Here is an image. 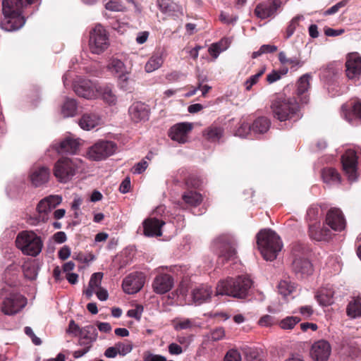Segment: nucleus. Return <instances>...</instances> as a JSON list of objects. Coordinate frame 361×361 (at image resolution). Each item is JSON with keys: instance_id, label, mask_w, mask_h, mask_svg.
I'll return each mask as SVG.
<instances>
[{"instance_id": "nucleus-1", "label": "nucleus", "mask_w": 361, "mask_h": 361, "mask_svg": "<svg viewBox=\"0 0 361 361\" xmlns=\"http://www.w3.org/2000/svg\"><path fill=\"white\" fill-rule=\"evenodd\" d=\"M75 94L87 99H94L98 97L109 104L113 102L112 87L109 85H98L90 80L79 78L73 84Z\"/></svg>"}, {"instance_id": "nucleus-2", "label": "nucleus", "mask_w": 361, "mask_h": 361, "mask_svg": "<svg viewBox=\"0 0 361 361\" xmlns=\"http://www.w3.org/2000/svg\"><path fill=\"white\" fill-rule=\"evenodd\" d=\"M272 116L279 121H298L300 117V106L295 97L279 94L271 102Z\"/></svg>"}, {"instance_id": "nucleus-3", "label": "nucleus", "mask_w": 361, "mask_h": 361, "mask_svg": "<svg viewBox=\"0 0 361 361\" xmlns=\"http://www.w3.org/2000/svg\"><path fill=\"white\" fill-rule=\"evenodd\" d=\"M22 0L2 1L4 17L1 21V27L3 30L12 32L23 26L25 19L22 16Z\"/></svg>"}, {"instance_id": "nucleus-4", "label": "nucleus", "mask_w": 361, "mask_h": 361, "mask_svg": "<svg viewBox=\"0 0 361 361\" xmlns=\"http://www.w3.org/2000/svg\"><path fill=\"white\" fill-rule=\"evenodd\" d=\"M252 283V279L246 275L236 278L228 277L218 283L216 294L245 298L248 295Z\"/></svg>"}, {"instance_id": "nucleus-5", "label": "nucleus", "mask_w": 361, "mask_h": 361, "mask_svg": "<svg viewBox=\"0 0 361 361\" xmlns=\"http://www.w3.org/2000/svg\"><path fill=\"white\" fill-rule=\"evenodd\" d=\"M257 243L266 260L272 261L283 247L280 237L271 229H262L257 235Z\"/></svg>"}, {"instance_id": "nucleus-6", "label": "nucleus", "mask_w": 361, "mask_h": 361, "mask_svg": "<svg viewBox=\"0 0 361 361\" xmlns=\"http://www.w3.org/2000/svg\"><path fill=\"white\" fill-rule=\"evenodd\" d=\"M84 170V163L80 159L63 157L54 164L53 174L59 182L67 183Z\"/></svg>"}, {"instance_id": "nucleus-7", "label": "nucleus", "mask_w": 361, "mask_h": 361, "mask_svg": "<svg viewBox=\"0 0 361 361\" xmlns=\"http://www.w3.org/2000/svg\"><path fill=\"white\" fill-rule=\"evenodd\" d=\"M16 244L24 255L32 257L37 256L43 247L41 237L32 231L20 232L16 237Z\"/></svg>"}, {"instance_id": "nucleus-8", "label": "nucleus", "mask_w": 361, "mask_h": 361, "mask_svg": "<svg viewBox=\"0 0 361 361\" xmlns=\"http://www.w3.org/2000/svg\"><path fill=\"white\" fill-rule=\"evenodd\" d=\"M61 202L62 197L58 195H52L43 198L37 205V214L28 218V224L36 226L46 222L49 219L51 211L59 205Z\"/></svg>"}, {"instance_id": "nucleus-9", "label": "nucleus", "mask_w": 361, "mask_h": 361, "mask_svg": "<svg viewBox=\"0 0 361 361\" xmlns=\"http://www.w3.org/2000/svg\"><path fill=\"white\" fill-rule=\"evenodd\" d=\"M110 46L109 35L100 24L92 28L89 33L88 48L93 54H101Z\"/></svg>"}, {"instance_id": "nucleus-10", "label": "nucleus", "mask_w": 361, "mask_h": 361, "mask_svg": "<svg viewBox=\"0 0 361 361\" xmlns=\"http://www.w3.org/2000/svg\"><path fill=\"white\" fill-rule=\"evenodd\" d=\"M103 274L101 272L94 273L90 279L87 288L83 290V294L87 299L90 300L94 294H96L100 301H106L109 298L107 290L101 286Z\"/></svg>"}, {"instance_id": "nucleus-11", "label": "nucleus", "mask_w": 361, "mask_h": 361, "mask_svg": "<svg viewBox=\"0 0 361 361\" xmlns=\"http://www.w3.org/2000/svg\"><path fill=\"white\" fill-rule=\"evenodd\" d=\"M357 154L353 149H348L341 156L343 171L350 182L355 181L357 177Z\"/></svg>"}, {"instance_id": "nucleus-12", "label": "nucleus", "mask_w": 361, "mask_h": 361, "mask_svg": "<svg viewBox=\"0 0 361 361\" xmlns=\"http://www.w3.org/2000/svg\"><path fill=\"white\" fill-rule=\"evenodd\" d=\"M145 274L141 271H135L126 276L122 283L125 293L134 294L139 292L145 285Z\"/></svg>"}, {"instance_id": "nucleus-13", "label": "nucleus", "mask_w": 361, "mask_h": 361, "mask_svg": "<svg viewBox=\"0 0 361 361\" xmlns=\"http://www.w3.org/2000/svg\"><path fill=\"white\" fill-rule=\"evenodd\" d=\"M113 143L110 141L99 140L90 147L87 152V157L93 161L106 159L112 153Z\"/></svg>"}, {"instance_id": "nucleus-14", "label": "nucleus", "mask_w": 361, "mask_h": 361, "mask_svg": "<svg viewBox=\"0 0 361 361\" xmlns=\"http://www.w3.org/2000/svg\"><path fill=\"white\" fill-rule=\"evenodd\" d=\"M214 244L219 250L218 264L223 265L226 261L235 257V248L227 238L221 237L215 241Z\"/></svg>"}, {"instance_id": "nucleus-15", "label": "nucleus", "mask_w": 361, "mask_h": 361, "mask_svg": "<svg viewBox=\"0 0 361 361\" xmlns=\"http://www.w3.org/2000/svg\"><path fill=\"white\" fill-rule=\"evenodd\" d=\"M27 299L20 294H12L6 298L1 306V311L7 315L20 312L26 305Z\"/></svg>"}, {"instance_id": "nucleus-16", "label": "nucleus", "mask_w": 361, "mask_h": 361, "mask_svg": "<svg viewBox=\"0 0 361 361\" xmlns=\"http://www.w3.org/2000/svg\"><path fill=\"white\" fill-rule=\"evenodd\" d=\"M345 68L346 76L349 79H358L361 75V56L357 52L348 54Z\"/></svg>"}, {"instance_id": "nucleus-17", "label": "nucleus", "mask_w": 361, "mask_h": 361, "mask_svg": "<svg viewBox=\"0 0 361 361\" xmlns=\"http://www.w3.org/2000/svg\"><path fill=\"white\" fill-rule=\"evenodd\" d=\"M128 114L133 123L145 122L149 119L150 109L145 103L136 102L129 107Z\"/></svg>"}, {"instance_id": "nucleus-18", "label": "nucleus", "mask_w": 361, "mask_h": 361, "mask_svg": "<svg viewBox=\"0 0 361 361\" xmlns=\"http://www.w3.org/2000/svg\"><path fill=\"white\" fill-rule=\"evenodd\" d=\"M325 222L335 231H341L345 228V220L343 214L338 208H331L327 212Z\"/></svg>"}, {"instance_id": "nucleus-19", "label": "nucleus", "mask_w": 361, "mask_h": 361, "mask_svg": "<svg viewBox=\"0 0 361 361\" xmlns=\"http://www.w3.org/2000/svg\"><path fill=\"white\" fill-rule=\"evenodd\" d=\"M292 270L298 279H305L312 275L313 267L307 257H297L293 259Z\"/></svg>"}, {"instance_id": "nucleus-20", "label": "nucleus", "mask_w": 361, "mask_h": 361, "mask_svg": "<svg viewBox=\"0 0 361 361\" xmlns=\"http://www.w3.org/2000/svg\"><path fill=\"white\" fill-rule=\"evenodd\" d=\"M192 128V124L190 123H177L171 128L169 137L179 143H185L188 141V135Z\"/></svg>"}, {"instance_id": "nucleus-21", "label": "nucleus", "mask_w": 361, "mask_h": 361, "mask_svg": "<svg viewBox=\"0 0 361 361\" xmlns=\"http://www.w3.org/2000/svg\"><path fill=\"white\" fill-rule=\"evenodd\" d=\"M30 180L35 187H40L48 183L50 170L47 166H35L30 169Z\"/></svg>"}, {"instance_id": "nucleus-22", "label": "nucleus", "mask_w": 361, "mask_h": 361, "mask_svg": "<svg viewBox=\"0 0 361 361\" xmlns=\"http://www.w3.org/2000/svg\"><path fill=\"white\" fill-rule=\"evenodd\" d=\"M331 345L324 340L315 342L311 348L310 355L316 361H326L331 354Z\"/></svg>"}, {"instance_id": "nucleus-23", "label": "nucleus", "mask_w": 361, "mask_h": 361, "mask_svg": "<svg viewBox=\"0 0 361 361\" xmlns=\"http://www.w3.org/2000/svg\"><path fill=\"white\" fill-rule=\"evenodd\" d=\"M279 6V0L267 1L257 4L254 13L257 18L266 19L274 16Z\"/></svg>"}, {"instance_id": "nucleus-24", "label": "nucleus", "mask_w": 361, "mask_h": 361, "mask_svg": "<svg viewBox=\"0 0 361 361\" xmlns=\"http://www.w3.org/2000/svg\"><path fill=\"white\" fill-rule=\"evenodd\" d=\"M173 278L168 274H159L154 279L152 288L158 294H164L169 292L173 286Z\"/></svg>"}, {"instance_id": "nucleus-25", "label": "nucleus", "mask_w": 361, "mask_h": 361, "mask_svg": "<svg viewBox=\"0 0 361 361\" xmlns=\"http://www.w3.org/2000/svg\"><path fill=\"white\" fill-rule=\"evenodd\" d=\"M311 75L308 73L302 75L296 83L295 94L302 104H307L309 101L307 92L310 87Z\"/></svg>"}, {"instance_id": "nucleus-26", "label": "nucleus", "mask_w": 361, "mask_h": 361, "mask_svg": "<svg viewBox=\"0 0 361 361\" xmlns=\"http://www.w3.org/2000/svg\"><path fill=\"white\" fill-rule=\"evenodd\" d=\"M309 235L317 241H329L332 237L330 229L322 226L319 222H315L309 225Z\"/></svg>"}, {"instance_id": "nucleus-27", "label": "nucleus", "mask_w": 361, "mask_h": 361, "mask_svg": "<svg viewBox=\"0 0 361 361\" xmlns=\"http://www.w3.org/2000/svg\"><path fill=\"white\" fill-rule=\"evenodd\" d=\"M212 295V287L208 285H200L192 291V298L196 305H201L210 300Z\"/></svg>"}, {"instance_id": "nucleus-28", "label": "nucleus", "mask_w": 361, "mask_h": 361, "mask_svg": "<svg viewBox=\"0 0 361 361\" xmlns=\"http://www.w3.org/2000/svg\"><path fill=\"white\" fill-rule=\"evenodd\" d=\"M164 224V221L156 218L147 219L143 222L144 233L146 236H160L161 228Z\"/></svg>"}, {"instance_id": "nucleus-29", "label": "nucleus", "mask_w": 361, "mask_h": 361, "mask_svg": "<svg viewBox=\"0 0 361 361\" xmlns=\"http://www.w3.org/2000/svg\"><path fill=\"white\" fill-rule=\"evenodd\" d=\"M157 4L161 12L169 16H178L182 13V8L172 0H157Z\"/></svg>"}, {"instance_id": "nucleus-30", "label": "nucleus", "mask_w": 361, "mask_h": 361, "mask_svg": "<svg viewBox=\"0 0 361 361\" xmlns=\"http://www.w3.org/2000/svg\"><path fill=\"white\" fill-rule=\"evenodd\" d=\"M164 50L159 49L156 50L148 61L146 63L145 69L147 73H152L159 68L164 61Z\"/></svg>"}, {"instance_id": "nucleus-31", "label": "nucleus", "mask_w": 361, "mask_h": 361, "mask_svg": "<svg viewBox=\"0 0 361 361\" xmlns=\"http://www.w3.org/2000/svg\"><path fill=\"white\" fill-rule=\"evenodd\" d=\"M334 290L332 287H322L315 294V299L322 306H329L334 302Z\"/></svg>"}, {"instance_id": "nucleus-32", "label": "nucleus", "mask_w": 361, "mask_h": 361, "mask_svg": "<svg viewBox=\"0 0 361 361\" xmlns=\"http://www.w3.org/2000/svg\"><path fill=\"white\" fill-rule=\"evenodd\" d=\"M342 114L345 118L349 121L354 116L361 121V102L360 100L354 101L350 106L343 104L341 107Z\"/></svg>"}, {"instance_id": "nucleus-33", "label": "nucleus", "mask_w": 361, "mask_h": 361, "mask_svg": "<svg viewBox=\"0 0 361 361\" xmlns=\"http://www.w3.org/2000/svg\"><path fill=\"white\" fill-rule=\"evenodd\" d=\"M224 130L222 127L212 124L202 131L203 137L211 142H216L223 137Z\"/></svg>"}, {"instance_id": "nucleus-34", "label": "nucleus", "mask_w": 361, "mask_h": 361, "mask_svg": "<svg viewBox=\"0 0 361 361\" xmlns=\"http://www.w3.org/2000/svg\"><path fill=\"white\" fill-rule=\"evenodd\" d=\"M100 123V118L93 113H87L82 115L78 121L80 127L85 130H90L97 126Z\"/></svg>"}, {"instance_id": "nucleus-35", "label": "nucleus", "mask_w": 361, "mask_h": 361, "mask_svg": "<svg viewBox=\"0 0 361 361\" xmlns=\"http://www.w3.org/2000/svg\"><path fill=\"white\" fill-rule=\"evenodd\" d=\"M79 142L77 140L67 137L56 147L58 153H69L74 154L78 149Z\"/></svg>"}, {"instance_id": "nucleus-36", "label": "nucleus", "mask_w": 361, "mask_h": 361, "mask_svg": "<svg viewBox=\"0 0 361 361\" xmlns=\"http://www.w3.org/2000/svg\"><path fill=\"white\" fill-rule=\"evenodd\" d=\"M182 200L183 202L190 207H197L202 202V196L200 193L188 190L182 195Z\"/></svg>"}, {"instance_id": "nucleus-37", "label": "nucleus", "mask_w": 361, "mask_h": 361, "mask_svg": "<svg viewBox=\"0 0 361 361\" xmlns=\"http://www.w3.org/2000/svg\"><path fill=\"white\" fill-rule=\"evenodd\" d=\"M78 105L75 99L66 98L61 105V114L63 118L73 117L76 115Z\"/></svg>"}, {"instance_id": "nucleus-38", "label": "nucleus", "mask_w": 361, "mask_h": 361, "mask_svg": "<svg viewBox=\"0 0 361 361\" xmlns=\"http://www.w3.org/2000/svg\"><path fill=\"white\" fill-rule=\"evenodd\" d=\"M271 126V121L266 116L257 118L252 124V130L255 133L264 134L268 131Z\"/></svg>"}, {"instance_id": "nucleus-39", "label": "nucleus", "mask_w": 361, "mask_h": 361, "mask_svg": "<svg viewBox=\"0 0 361 361\" xmlns=\"http://www.w3.org/2000/svg\"><path fill=\"white\" fill-rule=\"evenodd\" d=\"M324 182L329 184H338L341 183V177L338 171L334 168H325L322 171Z\"/></svg>"}, {"instance_id": "nucleus-40", "label": "nucleus", "mask_w": 361, "mask_h": 361, "mask_svg": "<svg viewBox=\"0 0 361 361\" xmlns=\"http://www.w3.org/2000/svg\"><path fill=\"white\" fill-rule=\"evenodd\" d=\"M346 312L348 316L353 318L361 317V298H357L350 302L347 306Z\"/></svg>"}, {"instance_id": "nucleus-41", "label": "nucleus", "mask_w": 361, "mask_h": 361, "mask_svg": "<svg viewBox=\"0 0 361 361\" xmlns=\"http://www.w3.org/2000/svg\"><path fill=\"white\" fill-rule=\"evenodd\" d=\"M302 20H304V16L298 15L290 21L285 32L284 37L286 39L290 38L294 34L297 27L300 25V22Z\"/></svg>"}, {"instance_id": "nucleus-42", "label": "nucleus", "mask_w": 361, "mask_h": 361, "mask_svg": "<svg viewBox=\"0 0 361 361\" xmlns=\"http://www.w3.org/2000/svg\"><path fill=\"white\" fill-rule=\"evenodd\" d=\"M228 39L226 38L222 39L219 42L214 43L209 48V54L214 57L217 58L219 54L228 47Z\"/></svg>"}, {"instance_id": "nucleus-43", "label": "nucleus", "mask_w": 361, "mask_h": 361, "mask_svg": "<svg viewBox=\"0 0 361 361\" xmlns=\"http://www.w3.org/2000/svg\"><path fill=\"white\" fill-rule=\"evenodd\" d=\"M307 251L308 249L306 245L301 243L297 242L292 245L291 252L293 259L297 257H307Z\"/></svg>"}, {"instance_id": "nucleus-44", "label": "nucleus", "mask_w": 361, "mask_h": 361, "mask_svg": "<svg viewBox=\"0 0 361 361\" xmlns=\"http://www.w3.org/2000/svg\"><path fill=\"white\" fill-rule=\"evenodd\" d=\"M295 288L294 283L287 280L281 281L278 285L279 292L283 296L290 295L295 290Z\"/></svg>"}, {"instance_id": "nucleus-45", "label": "nucleus", "mask_w": 361, "mask_h": 361, "mask_svg": "<svg viewBox=\"0 0 361 361\" xmlns=\"http://www.w3.org/2000/svg\"><path fill=\"white\" fill-rule=\"evenodd\" d=\"M132 344L128 341L123 342H118L114 345V357L117 353L125 355L130 353L132 350Z\"/></svg>"}, {"instance_id": "nucleus-46", "label": "nucleus", "mask_w": 361, "mask_h": 361, "mask_svg": "<svg viewBox=\"0 0 361 361\" xmlns=\"http://www.w3.org/2000/svg\"><path fill=\"white\" fill-rule=\"evenodd\" d=\"M128 75L129 73L118 75V86L124 91H130L132 89L133 80L129 78Z\"/></svg>"}, {"instance_id": "nucleus-47", "label": "nucleus", "mask_w": 361, "mask_h": 361, "mask_svg": "<svg viewBox=\"0 0 361 361\" xmlns=\"http://www.w3.org/2000/svg\"><path fill=\"white\" fill-rule=\"evenodd\" d=\"M300 320L298 317H286L279 322V326L283 329H292Z\"/></svg>"}, {"instance_id": "nucleus-48", "label": "nucleus", "mask_w": 361, "mask_h": 361, "mask_svg": "<svg viewBox=\"0 0 361 361\" xmlns=\"http://www.w3.org/2000/svg\"><path fill=\"white\" fill-rule=\"evenodd\" d=\"M266 70L265 66L262 67V68L255 75L250 76L245 82V87L246 90L249 91L251 90L252 87L257 84L259 81V79L263 75Z\"/></svg>"}, {"instance_id": "nucleus-49", "label": "nucleus", "mask_w": 361, "mask_h": 361, "mask_svg": "<svg viewBox=\"0 0 361 361\" xmlns=\"http://www.w3.org/2000/svg\"><path fill=\"white\" fill-rule=\"evenodd\" d=\"M80 334L84 338L94 341L97 338V330L94 326L88 325L80 330Z\"/></svg>"}, {"instance_id": "nucleus-50", "label": "nucleus", "mask_w": 361, "mask_h": 361, "mask_svg": "<svg viewBox=\"0 0 361 361\" xmlns=\"http://www.w3.org/2000/svg\"><path fill=\"white\" fill-rule=\"evenodd\" d=\"M242 350L247 361H257L259 357L257 349L245 346L242 348Z\"/></svg>"}, {"instance_id": "nucleus-51", "label": "nucleus", "mask_w": 361, "mask_h": 361, "mask_svg": "<svg viewBox=\"0 0 361 361\" xmlns=\"http://www.w3.org/2000/svg\"><path fill=\"white\" fill-rule=\"evenodd\" d=\"M259 324L262 326H270L277 324L279 321L273 316L266 314L262 317L259 320Z\"/></svg>"}, {"instance_id": "nucleus-52", "label": "nucleus", "mask_w": 361, "mask_h": 361, "mask_svg": "<svg viewBox=\"0 0 361 361\" xmlns=\"http://www.w3.org/2000/svg\"><path fill=\"white\" fill-rule=\"evenodd\" d=\"M143 310L144 308L142 305H136L134 308L130 309L127 312V315L129 317L135 318L136 320L139 321L142 317Z\"/></svg>"}, {"instance_id": "nucleus-53", "label": "nucleus", "mask_w": 361, "mask_h": 361, "mask_svg": "<svg viewBox=\"0 0 361 361\" xmlns=\"http://www.w3.org/2000/svg\"><path fill=\"white\" fill-rule=\"evenodd\" d=\"M224 361H241V355L236 349H230L226 353Z\"/></svg>"}, {"instance_id": "nucleus-54", "label": "nucleus", "mask_w": 361, "mask_h": 361, "mask_svg": "<svg viewBox=\"0 0 361 361\" xmlns=\"http://www.w3.org/2000/svg\"><path fill=\"white\" fill-rule=\"evenodd\" d=\"M287 64L290 66L291 69L295 71L303 66L304 61L301 60L300 55H298V56L290 57Z\"/></svg>"}, {"instance_id": "nucleus-55", "label": "nucleus", "mask_w": 361, "mask_h": 361, "mask_svg": "<svg viewBox=\"0 0 361 361\" xmlns=\"http://www.w3.org/2000/svg\"><path fill=\"white\" fill-rule=\"evenodd\" d=\"M252 130V125L247 123H242L240 127L236 130V135L240 137L245 136L250 131Z\"/></svg>"}, {"instance_id": "nucleus-56", "label": "nucleus", "mask_w": 361, "mask_h": 361, "mask_svg": "<svg viewBox=\"0 0 361 361\" xmlns=\"http://www.w3.org/2000/svg\"><path fill=\"white\" fill-rule=\"evenodd\" d=\"M346 4V2L344 1H340L331 6V8L326 10L324 13V16L333 15L337 13L341 8L344 7Z\"/></svg>"}, {"instance_id": "nucleus-57", "label": "nucleus", "mask_w": 361, "mask_h": 361, "mask_svg": "<svg viewBox=\"0 0 361 361\" xmlns=\"http://www.w3.org/2000/svg\"><path fill=\"white\" fill-rule=\"evenodd\" d=\"M200 184V180L194 176H190L185 179V185L188 188H197Z\"/></svg>"}, {"instance_id": "nucleus-58", "label": "nucleus", "mask_w": 361, "mask_h": 361, "mask_svg": "<svg viewBox=\"0 0 361 361\" xmlns=\"http://www.w3.org/2000/svg\"><path fill=\"white\" fill-rule=\"evenodd\" d=\"M225 336V331L222 327L216 328L211 333V338L212 341L221 340Z\"/></svg>"}, {"instance_id": "nucleus-59", "label": "nucleus", "mask_w": 361, "mask_h": 361, "mask_svg": "<svg viewBox=\"0 0 361 361\" xmlns=\"http://www.w3.org/2000/svg\"><path fill=\"white\" fill-rule=\"evenodd\" d=\"M281 78V73L279 71L273 70L269 74L267 75V81L268 83L271 84Z\"/></svg>"}, {"instance_id": "nucleus-60", "label": "nucleus", "mask_w": 361, "mask_h": 361, "mask_svg": "<svg viewBox=\"0 0 361 361\" xmlns=\"http://www.w3.org/2000/svg\"><path fill=\"white\" fill-rule=\"evenodd\" d=\"M23 273L26 278L33 280L37 276V273L33 267L24 265L23 266Z\"/></svg>"}, {"instance_id": "nucleus-61", "label": "nucleus", "mask_w": 361, "mask_h": 361, "mask_svg": "<svg viewBox=\"0 0 361 361\" xmlns=\"http://www.w3.org/2000/svg\"><path fill=\"white\" fill-rule=\"evenodd\" d=\"M299 312L305 319L310 318L314 313V310L310 305L302 306L299 308Z\"/></svg>"}, {"instance_id": "nucleus-62", "label": "nucleus", "mask_w": 361, "mask_h": 361, "mask_svg": "<svg viewBox=\"0 0 361 361\" xmlns=\"http://www.w3.org/2000/svg\"><path fill=\"white\" fill-rule=\"evenodd\" d=\"M192 326V322L190 319L179 320L175 324L176 330L188 329Z\"/></svg>"}, {"instance_id": "nucleus-63", "label": "nucleus", "mask_w": 361, "mask_h": 361, "mask_svg": "<svg viewBox=\"0 0 361 361\" xmlns=\"http://www.w3.org/2000/svg\"><path fill=\"white\" fill-rule=\"evenodd\" d=\"M114 72L119 73V75L128 73L123 62L118 59H114Z\"/></svg>"}, {"instance_id": "nucleus-64", "label": "nucleus", "mask_w": 361, "mask_h": 361, "mask_svg": "<svg viewBox=\"0 0 361 361\" xmlns=\"http://www.w3.org/2000/svg\"><path fill=\"white\" fill-rule=\"evenodd\" d=\"M169 352L171 355H180L183 353V348L180 345H179L177 343H171L169 347Z\"/></svg>"}]
</instances>
